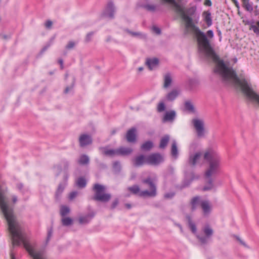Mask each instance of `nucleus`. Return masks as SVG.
I'll list each match as a JSON object with an SVG mask.
<instances>
[{
    "label": "nucleus",
    "mask_w": 259,
    "mask_h": 259,
    "mask_svg": "<svg viewBox=\"0 0 259 259\" xmlns=\"http://www.w3.org/2000/svg\"><path fill=\"white\" fill-rule=\"evenodd\" d=\"M204 159L208 162V166L204 172V175L210 178L219 171L221 167V159L218 154L211 148L204 151Z\"/></svg>",
    "instance_id": "f257e3e1"
},
{
    "label": "nucleus",
    "mask_w": 259,
    "mask_h": 259,
    "mask_svg": "<svg viewBox=\"0 0 259 259\" xmlns=\"http://www.w3.org/2000/svg\"><path fill=\"white\" fill-rule=\"evenodd\" d=\"M189 227L193 233L196 234L197 238L201 244H207L209 240L213 234V230L209 225L204 226L202 229V232L203 234H196V227L195 223L192 221L191 217L189 215L186 216Z\"/></svg>",
    "instance_id": "f03ea898"
},
{
    "label": "nucleus",
    "mask_w": 259,
    "mask_h": 259,
    "mask_svg": "<svg viewBox=\"0 0 259 259\" xmlns=\"http://www.w3.org/2000/svg\"><path fill=\"white\" fill-rule=\"evenodd\" d=\"M143 183L147 184L149 186L150 191H141L138 185H134L127 188L128 190L134 195H138L141 197H154L156 195V188L150 178L142 181Z\"/></svg>",
    "instance_id": "7ed1b4c3"
},
{
    "label": "nucleus",
    "mask_w": 259,
    "mask_h": 259,
    "mask_svg": "<svg viewBox=\"0 0 259 259\" xmlns=\"http://www.w3.org/2000/svg\"><path fill=\"white\" fill-rule=\"evenodd\" d=\"M93 190L95 192L93 199L95 200L107 202L111 198V194L106 192V187L103 185L95 184L93 187Z\"/></svg>",
    "instance_id": "20e7f679"
},
{
    "label": "nucleus",
    "mask_w": 259,
    "mask_h": 259,
    "mask_svg": "<svg viewBox=\"0 0 259 259\" xmlns=\"http://www.w3.org/2000/svg\"><path fill=\"white\" fill-rule=\"evenodd\" d=\"M192 122L196 131L197 136L198 138L204 137L205 135L204 121L200 119L194 118L192 119Z\"/></svg>",
    "instance_id": "39448f33"
},
{
    "label": "nucleus",
    "mask_w": 259,
    "mask_h": 259,
    "mask_svg": "<svg viewBox=\"0 0 259 259\" xmlns=\"http://www.w3.org/2000/svg\"><path fill=\"white\" fill-rule=\"evenodd\" d=\"M204 155V153L198 151L194 153H190L189 158L188 160V163L191 166H194L196 164H199L202 159V155Z\"/></svg>",
    "instance_id": "423d86ee"
},
{
    "label": "nucleus",
    "mask_w": 259,
    "mask_h": 259,
    "mask_svg": "<svg viewBox=\"0 0 259 259\" xmlns=\"http://www.w3.org/2000/svg\"><path fill=\"white\" fill-rule=\"evenodd\" d=\"M148 164L156 165L163 162V156L158 153H153L148 156Z\"/></svg>",
    "instance_id": "0eeeda50"
},
{
    "label": "nucleus",
    "mask_w": 259,
    "mask_h": 259,
    "mask_svg": "<svg viewBox=\"0 0 259 259\" xmlns=\"http://www.w3.org/2000/svg\"><path fill=\"white\" fill-rule=\"evenodd\" d=\"M200 207L202 210V214L204 217H207L210 214L212 210V205L207 200H203L201 201Z\"/></svg>",
    "instance_id": "6e6552de"
},
{
    "label": "nucleus",
    "mask_w": 259,
    "mask_h": 259,
    "mask_svg": "<svg viewBox=\"0 0 259 259\" xmlns=\"http://www.w3.org/2000/svg\"><path fill=\"white\" fill-rule=\"evenodd\" d=\"M203 199H201V197L199 196H196L192 197L189 202V206L191 211H194L196 210L198 206H200L201 201Z\"/></svg>",
    "instance_id": "1a4fd4ad"
},
{
    "label": "nucleus",
    "mask_w": 259,
    "mask_h": 259,
    "mask_svg": "<svg viewBox=\"0 0 259 259\" xmlns=\"http://www.w3.org/2000/svg\"><path fill=\"white\" fill-rule=\"evenodd\" d=\"M148 156H145L143 155H140L136 157L133 160V162L135 166H140L145 164H148Z\"/></svg>",
    "instance_id": "9d476101"
},
{
    "label": "nucleus",
    "mask_w": 259,
    "mask_h": 259,
    "mask_svg": "<svg viewBox=\"0 0 259 259\" xmlns=\"http://www.w3.org/2000/svg\"><path fill=\"white\" fill-rule=\"evenodd\" d=\"M79 145L81 147H84L90 145L92 143V139L90 135L82 134L79 138Z\"/></svg>",
    "instance_id": "9b49d317"
},
{
    "label": "nucleus",
    "mask_w": 259,
    "mask_h": 259,
    "mask_svg": "<svg viewBox=\"0 0 259 259\" xmlns=\"http://www.w3.org/2000/svg\"><path fill=\"white\" fill-rule=\"evenodd\" d=\"M114 8L113 4L112 3H109L104 12L103 13V15L105 17L113 18L114 16Z\"/></svg>",
    "instance_id": "f8f14e48"
},
{
    "label": "nucleus",
    "mask_w": 259,
    "mask_h": 259,
    "mask_svg": "<svg viewBox=\"0 0 259 259\" xmlns=\"http://www.w3.org/2000/svg\"><path fill=\"white\" fill-rule=\"evenodd\" d=\"M176 116V113L174 110H170L165 112L163 117V122H172Z\"/></svg>",
    "instance_id": "ddd939ff"
},
{
    "label": "nucleus",
    "mask_w": 259,
    "mask_h": 259,
    "mask_svg": "<svg viewBox=\"0 0 259 259\" xmlns=\"http://www.w3.org/2000/svg\"><path fill=\"white\" fill-rule=\"evenodd\" d=\"M136 130L134 127L131 128L127 131L126 138L128 142H134L136 141Z\"/></svg>",
    "instance_id": "4468645a"
},
{
    "label": "nucleus",
    "mask_w": 259,
    "mask_h": 259,
    "mask_svg": "<svg viewBox=\"0 0 259 259\" xmlns=\"http://www.w3.org/2000/svg\"><path fill=\"white\" fill-rule=\"evenodd\" d=\"M204 179L205 181V185L203 187V191H208L211 190L213 187V180L212 177L208 178L204 175Z\"/></svg>",
    "instance_id": "2eb2a0df"
},
{
    "label": "nucleus",
    "mask_w": 259,
    "mask_h": 259,
    "mask_svg": "<svg viewBox=\"0 0 259 259\" xmlns=\"http://www.w3.org/2000/svg\"><path fill=\"white\" fill-rule=\"evenodd\" d=\"M158 63L159 60L156 58L147 59L146 61V64L148 66L150 70H152L157 67Z\"/></svg>",
    "instance_id": "dca6fc26"
},
{
    "label": "nucleus",
    "mask_w": 259,
    "mask_h": 259,
    "mask_svg": "<svg viewBox=\"0 0 259 259\" xmlns=\"http://www.w3.org/2000/svg\"><path fill=\"white\" fill-rule=\"evenodd\" d=\"M180 93V91L179 90L176 89H173L167 94L166 98L168 101H173L177 98Z\"/></svg>",
    "instance_id": "f3484780"
},
{
    "label": "nucleus",
    "mask_w": 259,
    "mask_h": 259,
    "mask_svg": "<svg viewBox=\"0 0 259 259\" xmlns=\"http://www.w3.org/2000/svg\"><path fill=\"white\" fill-rule=\"evenodd\" d=\"M94 215L88 214L84 216L80 217L78 219V221L80 224H85L88 223L93 218Z\"/></svg>",
    "instance_id": "a211bd4d"
},
{
    "label": "nucleus",
    "mask_w": 259,
    "mask_h": 259,
    "mask_svg": "<svg viewBox=\"0 0 259 259\" xmlns=\"http://www.w3.org/2000/svg\"><path fill=\"white\" fill-rule=\"evenodd\" d=\"M172 82V77L170 73H167L164 75L163 88H168Z\"/></svg>",
    "instance_id": "6ab92c4d"
},
{
    "label": "nucleus",
    "mask_w": 259,
    "mask_h": 259,
    "mask_svg": "<svg viewBox=\"0 0 259 259\" xmlns=\"http://www.w3.org/2000/svg\"><path fill=\"white\" fill-rule=\"evenodd\" d=\"M103 153L108 156L113 157L117 155V149H109L107 148H102Z\"/></svg>",
    "instance_id": "aec40b11"
},
{
    "label": "nucleus",
    "mask_w": 259,
    "mask_h": 259,
    "mask_svg": "<svg viewBox=\"0 0 259 259\" xmlns=\"http://www.w3.org/2000/svg\"><path fill=\"white\" fill-rule=\"evenodd\" d=\"M117 155H127L131 154L133 150L131 148L121 147L117 149Z\"/></svg>",
    "instance_id": "412c9836"
},
{
    "label": "nucleus",
    "mask_w": 259,
    "mask_h": 259,
    "mask_svg": "<svg viewBox=\"0 0 259 259\" xmlns=\"http://www.w3.org/2000/svg\"><path fill=\"white\" fill-rule=\"evenodd\" d=\"M169 140V136L165 135L163 136L160 140L159 144V148L160 149H164L167 145Z\"/></svg>",
    "instance_id": "4be33fe9"
},
{
    "label": "nucleus",
    "mask_w": 259,
    "mask_h": 259,
    "mask_svg": "<svg viewBox=\"0 0 259 259\" xmlns=\"http://www.w3.org/2000/svg\"><path fill=\"white\" fill-rule=\"evenodd\" d=\"M171 154L173 157L176 159L178 156V150L177 146V143L174 141L172 143L171 147Z\"/></svg>",
    "instance_id": "5701e85b"
},
{
    "label": "nucleus",
    "mask_w": 259,
    "mask_h": 259,
    "mask_svg": "<svg viewBox=\"0 0 259 259\" xmlns=\"http://www.w3.org/2000/svg\"><path fill=\"white\" fill-rule=\"evenodd\" d=\"M185 109L190 113H193L195 112V108L192 103L190 101L185 102Z\"/></svg>",
    "instance_id": "b1692460"
},
{
    "label": "nucleus",
    "mask_w": 259,
    "mask_h": 259,
    "mask_svg": "<svg viewBox=\"0 0 259 259\" xmlns=\"http://www.w3.org/2000/svg\"><path fill=\"white\" fill-rule=\"evenodd\" d=\"M90 159L88 156L82 155L78 159V163L81 165L88 164L89 163Z\"/></svg>",
    "instance_id": "393cba45"
},
{
    "label": "nucleus",
    "mask_w": 259,
    "mask_h": 259,
    "mask_svg": "<svg viewBox=\"0 0 259 259\" xmlns=\"http://www.w3.org/2000/svg\"><path fill=\"white\" fill-rule=\"evenodd\" d=\"M203 16L204 18V20L208 26L212 24V20L211 18V13L209 11H205L203 13Z\"/></svg>",
    "instance_id": "a878e982"
},
{
    "label": "nucleus",
    "mask_w": 259,
    "mask_h": 259,
    "mask_svg": "<svg viewBox=\"0 0 259 259\" xmlns=\"http://www.w3.org/2000/svg\"><path fill=\"white\" fill-rule=\"evenodd\" d=\"M153 143L151 141H148L143 143L141 145V148L144 151H149L153 147Z\"/></svg>",
    "instance_id": "bb28decb"
},
{
    "label": "nucleus",
    "mask_w": 259,
    "mask_h": 259,
    "mask_svg": "<svg viewBox=\"0 0 259 259\" xmlns=\"http://www.w3.org/2000/svg\"><path fill=\"white\" fill-rule=\"evenodd\" d=\"M249 29L252 30L256 35L259 36V21L254 24H251Z\"/></svg>",
    "instance_id": "cd10ccee"
},
{
    "label": "nucleus",
    "mask_w": 259,
    "mask_h": 259,
    "mask_svg": "<svg viewBox=\"0 0 259 259\" xmlns=\"http://www.w3.org/2000/svg\"><path fill=\"white\" fill-rule=\"evenodd\" d=\"M242 3V6L247 11H252L253 10V8L252 5L249 3V0H241Z\"/></svg>",
    "instance_id": "c85d7f7f"
},
{
    "label": "nucleus",
    "mask_w": 259,
    "mask_h": 259,
    "mask_svg": "<svg viewBox=\"0 0 259 259\" xmlns=\"http://www.w3.org/2000/svg\"><path fill=\"white\" fill-rule=\"evenodd\" d=\"M76 184L78 187L82 188L85 187L87 182L84 178L81 177L76 180Z\"/></svg>",
    "instance_id": "c756f323"
},
{
    "label": "nucleus",
    "mask_w": 259,
    "mask_h": 259,
    "mask_svg": "<svg viewBox=\"0 0 259 259\" xmlns=\"http://www.w3.org/2000/svg\"><path fill=\"white\" fill-rule=\"evenodd\" d=\"M70 212V208L66 206H61L60 208V214L62 217H65Z\"/></svg>",
    "instance_id": "7c9ffc66"
},
{
    "label": "nucleus",
    "mask_w": 259,
    "mask_h": 259,
    "mask_svg": "<svg viewBox=\"0 0 259 259\" xmlns=\"http://www.w3.org/2000/svg\"><path fill=\"white\" fill-rule=\"evenodd\" d=\"M61 221L62 225L65 226L71 225L73 222L72 219L69 217H63Z\"/></svg>",
    "instance_id": "2f4dec72"
},
{
    "label": "nucleus",
    "mask_w": 259,
    "mask_h": 259,
    "mask_svg": "<svg viewBox=\"0 0 259 259\" xmlns=\"http://www.w3.org/2000/svg\"><path fill=\"white\" fill-rule=\"evenodd\" d=\"M144 8L147 11L150 12H154L157 9V6L152 4H147L144 6Z\"/></svg>",
    "instance_id": "473e14b6"
},
{
    "label": "nucleus",
    "mask_w": 259,
    "mask_h": 259,
    "mask_svg": "<svg viewBox=\"0 0 259 259\" xmlns=\"http://www.w3.org/2000/svg\"><path fill=\"white\" fill-rule=\"evenodd\" d=\"M165 109V106L163 102H159L157 106V110L158 112H161Z\"/></svg>",
    "instance_id": "72a5a7b5"
},
{
    "label": "nucleus",
    "mask_w": 259,
    "mask_h": 259,
    "mask_svg": "<svg viewBox=\"0 0 259 259\" xmlns=\"http://www.w3.org/2000/svg\"><path fill=\"white\" fill-rule=\"evenodd\" d=\"M93 34H94L93 32H90L88 33L85 36V38L84 39L85 41L86 42H90L92 40V38Z\"/></svg>",
    "instance_id": "f704fd0d"
},
{
    "label": "nucleus",
    "mask_w": 259,
    "mask_h": 259,
    "mask_svg": "<svg viewBox=\"0 0 259 259\" xmlns=\"http://www.w3.org/2000/svg\"><path fill=\"white\" fill-rule=\"evenodd\" d=\"M64 188V186H62L61 184H60L58 186L57 190L56 191V197H58L59 195H60L63 191Z\"/></svg>",
    "instance_id": "c9c22d12"
},
{
    "label": "nucleus",
    "mask_w": 259,
    "mask_h": 259,
    "mask_svg": "<svg viewBox=\"0 0 259 259\" xmlns=\"http://www.w3.org/2000/svg\"><path fill=\"white\" fill-rule=\"evenodd\" d=\"M126 32L133 36H139L141 35V33L140 32H132L128 30H126Z\"/></svg>",
    "instance_id": "e433bc0d"
},
{
    "label": "nucleus",
    "mask_w": 259,
    "mask_h": 259,
    "mask_svg": "<svg viewBox=\"0 0 259 259\" xmlns=\"http://www.w3.org/2000/svg\"><path fill=\"white\" fill-rule=\"evenodd\" d=\"M75 46V43L73 41H69L66 46V49H71Z\"/></svg>",
    "instance_id": "4c0bfd02"
},
{
    "label": "nucleus",
    "mask_w": 259,
    "mask_h": 259,
    "mask_svg": "<svg viewBox=\"0 0 259 259\" xmlns=\"http://www.w3.org/2000/svg\"><path fill=\"white\" fill-rule=\"evenodd\" d=\"M53 22L51 20H47L45 23V26L47 28H51L52 27Z\"/></svg>",
    "instance_id": "58836bf2"
},
{
    "label": "nucleus",
    "mask_w": 259,
    "mask_h": 259,
    "mask_svg": "<svg viewBox=\"0 0 259 259\" xmlns=\"http://www.w3.org/2000/svg\"><path fill=\"white\" fill-rule=\"evenodd\" d=\"M174 195H175V193L169 192V193H166L164 195V197L165 198H167V199L171 198Z\"/></svg>",
    "instance_id": "ea45409f"
},
{
    "label": "nucleus",
    "mask_w": 259,
    "mask_h": 259,
    "mask_svg": "<svg viewBox=\"0 0 259 259\" xmlns=\"http://www.w3.org/2000/svg\"><path fill=\"white\" fill-rule=\"evenodd\" d=\"M69 174L67 171L64 172L63 175V181L66 183L68 180Z\"/></svg>",
    "instance_id": "a19ab883"
},
{
    "label": "nucleus",
    "mask_w": 259,
    "mask_h": 259,
    "mask_svg": "<svg viewBox=\"0 0 259 259\" xmlns=\"http://www.w3.org/2000/svg\"><path fill=\"white\" fill-rule=\"evenodd\" d=\"M73 86H74V82L70 87H67L65 88V89L64 90V93L66 94L68 93V92L73 88Z\"/></svg>",
    "instance_id": "79ce46f5"
},
{
    "label": "nucleus",
    "mask_w": 259,
    "mask_h": 259,
    "mask_svg": "<svg viewBox=\"0 0 259 259\" xmlns=\"http://www.w3.org/2000/svg\"><path fill=\"white\" fill-rule=\"evenodd\" d=\"M118 204V199H115L112 204H111V207L112 208H114Z\"/></svg>",
    "instance_id": "37998d69"
},
{
    "label": "nucleus",
    "mask_w": 259,
    "mask_h": 259,
    "mask_svg": "<svg viewBox=\"0 0 259 259\" xmlns=\"http://www.w3.org/2000/svg\"><path fill=\"white\" fill-rule=\"evenodd\" d=\"M207 36L210 38H211L213 37V31L211 30H208L207 31Z\"/></svg>",
    "instance_id": "c03bdc74"
},
{
    "label": "nucleus",
    "mask_w": 259,
    "mask_h": 259,
    "mask_svg": "<svg viewBox=\"0 0 259 259\" xmlns=\"http://www.w3.org/2000/svg\"><path fill=\"white\" fill-rule=\"evenodd\" d=\"M77 192H72L70 194L69 198L70 199H73L77 196Z\"/></svg>",
    "instance_id": "a18cd8bd"
},
{
    "label": "nucleus",
    "mask_w": 259,
    "mask_h": 259,
    "mask_svg": "<svg viewBox=\"0 0 259 259\" xmlns=\"http://www.w3.org/2000/svg\"><path fill=\"white\" fill-rule=\"evenodd\" d=\"M153 30L156 33L158 34L160 33V29L156 26H153Z\"/></svg>",
    "instance_id": "49530a36"
},
{
    "label": "nucleus",
    "mask_w": 259,
    "mask_h": 259,
    "mask_svg": "<svg viewBox=\"0 0 259 259\" xmlns=\"http://www.w3.org/2000/svg\"><path fill=\"white\" fill-rule=\"evenodd\" d=\"M16 187L19 190L22 191L23 188V185L22 183H18Z\"/></svg>",
    "instance_id": "de8ad7c7"
},
{
    "label": "nucleus",
    "mask_w": 259,
    "mask_h": 259,
    "mask_svg": "<svg viewBox=\"0 0 259 259\" xmlns=\"http://www.w3.org/2000/svg\"><path fill=\"white\" fill-rule=\"evenodd\" d=\"M204 4L207 6H211L212 4L210 0H205Z\"/></svg>",
    "instance_id": "09e8293b"
},
{
    "label": "nucleus",
    "mask_w": 259,
    "mask_h": 259,
    "mask_svg": "<svg viewBox=\"0 0 259 259\" xmlns=\"http://www.w3.org/2000/svg\"><path fill=\"white\" fill-rule=\"evenodd\" d=\"M12 200L14 204L16 203L18 200L17 197L16 195L12 196Z\"/></svg>",
    "instance_id": "8fccbe9b"
},
{
    "label": "nucleus",
    "mask_w": 259,
    "mask_h": 259,
    "mask_svg": "<svg viewBox=\"0 0 259 259\" xmlns=\"http://www.w3.org/2000/svg\"><path fill=\"white\" fill-rule=\"evenodd\" d=\"M58 62H59V63L60 64L61 68L62 69L63 68V60L62 59H59Z\"/></svg>",
    "instance_id": "3c124183"
},
{
    "label": "nucleus",
    "mask_w": 259,
    "mask_h": 259,
    "mask_svg": "<svg viewBox=\"0 0 259 259\" xmlns=\"http://www.w3.org/2000/svg\"><path fill=\"white\" fill-rule=\"evenodd\" d=\"M114 167L115 168H120V164H119V163L118 162H116L114 163Z\"/></svg>",
    "instance_id": "603ef678"
},
{
    "label": "nucleus",
    "mask_w": 259,
    "mask_h": 259,
    "mask_svg": "<svg viewBox=\"0 0 259 259\" xmlns=\"http://www.w3.org/2000/svg\"><path fill=\"white\" fill-rule=\"evenodd\" d=\"M232 1L234 3L235 5L237 7H239V4L237 0H232Z\"/></svg>",
    "instance_id": "864d4df0"
},
{
    "label": "nucleus",
    "mask_w": 259,
    "mask_h": 259,
    "mask_svg": "<svg viewBox=\"0 0 259 259\" xmlns=\"http://www.w3.org/2000/svg\"><path fill=\"white\" fill-rule=\"evenodd\" d=\"M237 240L240 242V243L244 246H245V243L242 241L240 238H237Z\"/></svg>",
    "instance_id": "5fc2aeb1"
},
{
    "label": "nucleus",
    "mask_w": 259,
    "mask_h": 259,
    "mask_svg": "<svg viewBox=\"0 0 259 259\" xmlns=\"http://www.w3.org/2000/svg\"><path fill=\"white\" fill-rule=\"evenodd\" d=\"M125 206L127 208H130L131 207V204H125Z\"/></svg>",
    "instance_id": "6e6d98bb"
},
{
    "label": "nucleus",
    "mask_w": 259,
    "mask_h": 259,
    "mask_svg": "<svg viewBox=\"0 0 259 259\" xmlns=\"http://www.w3.org/2000/svg\"><path fill=\"white\" fill-rule=\"evenodd\" d=\"M143 67H140L138 68V71L140 72L143 71Z\"/></svg>",
    "instance_id": "4d7b16f0"
},
{
    "label": "nucleus",
    "mask_w": 259,
    "mask_h": 259,
    "mask_svg": "<svg viewBox=\"0 0 259 259\" xmlns=\"http://www.w3.org/2000/svg\"><path fill=\"white\" fill-rule=\"evenodd\" d=\"M11 259H15L14 257V254L12 252H11Z\"/></svg>",
    "instance_id": "13d9d810"
},
{
    "label": "nucleus",
    "mask_w": 259,
    "mask_h": 259,
    "mask_svg": "<svg viewBox=\"0 0 259 259\" xmlns=\"http://www.w3.org/2000/svg\"><path fill=\"white\" fill-rule=\"evenodd\" d=\"M51 232H49V233H48V237H50L51 236Z\"/></svg>",
    "instance_id": "bf43d9fd"
},
{
    "label": "nucleus",
    "mask_w": 259,
    "mask_h": 259,
    "mask_svg": "<svg viewBox=\"0 0 259 259\" xmlns=\"http://www.w3.org/2000/svg\"><path fill=\"white\" fill-rule=\"evenodd\" d=\"M110 39H111V37H109L107 38V41H110Z\"/></svg>",
    "instance_id": "052dcab7"
},
{
    "label": "nucleus",
    "mask_w": 259,
    "mask_h": 259,
    "mask_svg": "<svg viewBox=\"0 0 259 259\" xmlns=\"http://www.w3.org/2000/svg\"><path fill=\"white\" fill-rule=\"evenodd\" d=\"M3 37H4V38H7V37H6V35H4V36H3Z\"/></svg>",
    "instance_id": "680f3d73"
},
{
    "label": "nucleus",
    "mask_w": 259,
    "mask_h": 259,
    "mask_svg": "<svg viewBox=\"0 0 259 259\" xmlns=\"http://www.w3.org/2000/svg\"><path fill=\"white\" fill-rule=\"evenodd\" d=\"M115 133V131H112V134H114Z\"/></svg>",
    "instance_id": "e2e57ef3"
},
{
    "label": "nucleus",
    "mask_w": 259,
    "mask_h": 259,
    "mask_svg": "<svg viewBox=\"0 0 259 259\" xmlns=\"http://www.w3.org/2000/svg\"><path fill=\"white\" fill-rule=\"evenodd\" d=\"M65 77H67V74H66Z\"/></svg>",
    "instance_id": "0e129e2a"
}]
</instances>
